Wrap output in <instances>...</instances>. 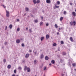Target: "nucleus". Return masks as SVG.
<instances>
[{"label":"nucleus","mask_w":76,"mask_h":76,"mask_svg":"<svg viewBox=\"0 0 76 76\" xmlns=\"http://www.w3.org/2000/svg\"><path fill=\"white\" fill-rule=\"evenodd\" d=\"M33 53H34V55H37V50H34L33 51Z\"/></svg>","instance_id":"obj_5"},{"label":"nucleus","mask_w":76,"mask_h":76,"mask_svg":"<svg viewBox=\"0 0 76 76\" xmlns=\"http://www.w3.org/2000/svg\"><path fill=\"white\" fill-rule=\"evenodd\" d=\"M70 5H71V6H72V3H70Z\"/></svg>","instance_id":"obj_47"},{"label":"nucleus","mask_w":76,"mask_h":76,"mask_svg":"<svg viewBox=\"0 0 76 76\" xmlns=\"http://www.w3.org/2000/svg\"><path fill=\"white\" fill-rule=\"evenodd\" d=\"M3 61L4 63H6V60L5 59H4Z\"/></svg>","instance_id":"obj_28"},{"label":"nucleus","mask_w":76,"mask_h":76,"mask_svg":"<svg viewBox=\"0 0 76 76\" xmlns=\"http://www.w3.org/2000/svg\"><path fill=\"white\" fill-rule=\"evenodd\" d=\"M43 70L44 71H45V70H47V67L46 66H45L44 67Z\"/></svg>","instance_id":"obj_19"},{"label":"nucleus","mask_w":76,"mask_h":76,"mask_svg":"<svg viewBox=\"0 0 76 76\" xmlns=\"http://www.w3.org/2000/svg\"><path fill=\"white\" fill-rule=\"evenodd\" d=\"M29 53H27L26 54L25 57L26 58H28V57H29Z\"/></svg>","instance_id":"obj_3"},{"label":"nucleus","mask_w":76,"mask_h":76,"mask_svg":"<svg viewBox=\"0 0 76 76\" xmlns=\"http://www.w3.org/2000/svg\"><path fill=\"white\" fill-rule=\"evenodd\" d=\"M59 34V33L58 32H57V34L58 35Z\"/></svg>","instance_id":"obj_46"},{"label":"nucleus","mask_w":76,"mask_h":76,"mask_svg":"<svg viewBox=\"0 0 76 76\" xmlns=\"http://www.w3.org/2000/svg\"><path fill=\"white\" fill-rule=\"evenodd\" d=\"M63 55H66V53L65 52H63Z\"/></svg>","instance_id":"obj_38"},{"label":"nucleus","mask_w":76,"mask_h":76,"mask_svg":"<svg viewBox=\"0 0 76 76\" xmlns=\"http://www.w3.org/2000/svg\"><path fill=\"white\" fill-rule=\"evenodd\" d=\"M40 3V1L39 0H37L36 1V3H37V4H38V3Z\"/></svg>","instance_id":"obj_12"},{"label":"nucleus","mask_w":76,"mask_h":76,"mask_svg":"<svg viewBox=\"0 0 76 76\" xmlns=\"http://www.w3.org/2000/svg\"><path fill=\"white\" fill-rule=\"evenodd\" d=\"M55 26L56 28H58V26H57V25L56 24H55Z\"/></svg>","instance_id":"obj_27"},{"label":"nucleus","mask_w":76,"mask_h":76,"mask_svg":"<svg viewBox=\"0 0 76 76\" xmlns=\"http://www.w3.org/2000/svg\"><path fill=\"white\" fill-rule=\"evenodd\" d=\"M39 24L40 26H42V25H43V22H41Z\"/></svg>","instance_id":"obj_20"},{"label":"nucleus","mask_w":76,"mask_h":76,"mask_svg":"<svg viewBox=\"0 0 76 76\" xmlns=\"http://www.w3.org/2000/svg\"><path fill=\"white\" fill-rule=\"evenodd\" d=\"M25 10L27 12L29 11V9L28 8H26L25 9Z\"/></svg>","instance_id":"obj_24"},{"label":"nucleus","mask_w":76,"mask_h":76,"mask_svg":"<svg viewBox=\"0 0 76 76\" xmlns=\"http://www.w3.org/2000/svg\"><path fill=\"white\" fill-rule=\"evenodd\" d=\"M41 19H43V17L42 16L41 17Z\"/></svg>","instance_id":"obj_42"},{"label":"nucleus","mask_w":76,"mask_h":76,"mask_svg":"<svg viewBox=\"0 0 76 76\" xmlns=\"http://www.w3.org/2000/svg\"><path fill=\"white\" fill-rule=\"evenodd\" d=\"M9 28H10V29H11L12 28V24L10 25Z\"/></svg>","instance_id":"obj_18"},{"label":"nucleus","mask_w":76,"mask_h":76,"mask_svg":"<svg viewBox=\"0 0 76 76\" xmlns=\"http://www.w3.org/2000/svg\"><path fill=\"white\" fill-rule=\"evenodd\" d=\"M18 70H22V67L19 66L18 68Z\"/></svg>","instance_id":"obj_15"},{"label":"nucleus","mask_w":76,"mask_h":76,"mask_svg":"<svg viewBox=\"0 0 76 76\" xmlns=\"http://www.w3.org/2000/svg\"><path fill=\"white\" fill-rule=\"evenodd\" d=\"M4 44H5V45H6V44H7V42H5L4 43Z\"/></svg>","instance_id":"obj_43"},{"label":"nucleus","mask_w":76,"mask_h":76,"mask_svg":"<svg viewBox=\"0 0 76 76\" xmlns=\"http://www.w3.org/2000/svg\"><path fill=\"white\" fill-rule=\"evenodd\" d=\"M50 37V36L49 35H47L46 36V39H48L49 38V37Z\"/></svg>","instance_id":"obj_13"},{"label":"nucleus","mask_w":76,"mask_h":76,"mask_svg":"<svg viewBox=\"0 0 76 76\" xmlns=\"http://www.w3.org/2000/svg\"><path fill=\"white\" fill-rule=\"evenodd\" d=\"M58 51H60V48H58Z\"/></svg>","instance_id":"obj_44"},{"label":"nucleus","mask_w":76,"mask_h":76,"mask_svg":"<svg viewBox=\"0 0 76 76\" xmlns=\"http://www.w3.org/2000/svg\"><path fill=\"white\" fill-rule=\"evenodd\" d=\"M64 75L63 74H62V76H63Z\"/></svg>","instance_id":"obj_55"},{"label":"nucleus","mask_w":76,"mask_h":76,"mask_svg":"<svg viewBox=\"0 0 76 76\" xmlns=\"http://www.w3.org/2000/svg\"><path fill=\"white\" fill-rule=\"evenodd\" d=\"M51 63L52 64H55V61L54 60H52Z\"/></svg>","instance_id":"obj_6"},{"label":"nucleus","mask_w":76,"mask_h":76,"mask_svg":"<svg viewBox=\"0 0 76 76\" xmlns=\"http://www.w3.org/2000/svg\"><path fill=\"white\" fill-rule=\"evenodd\" d=\"M75 70H76V69H75Z\"/></svg>","instance_id":"obj_59"},{"label":"nucleus","mask_w":76,"mask_h":76,"mask_svg":"<svg viewBox=\"0 0 76 76\" xmlns=\"http://www.w3.org/2000/svg\"><path fill=\"white\" fill-rule=\"evenodd\" d=\"M57 4L58 5L59 4H60V1H58L57 2Z\"/></svg>","instance_id":"obj_29"},{"label":"nucleus","mask_w":76,"mask_h":76,"mask_svg":"<svg viewBox=\"0 0 76 76\" xmlns=\"http://www.w3.org/2000/svg\"><path fill=\"white\" fill-rule=\"evenodd\" d=\"M14 73H16V69H15L14 71Z\"/></svg>","instance_id":"obj_35"},{"label":"nucleus","mask_w":76,"mask_h":76,"mask_svg":"<svg viewBox=\"0 0 76 76\" xmlns=\"http://www.w3.org/2000/svg\"><path fill=\"white\" fill-rule=\"evenodd\" d=\"M69 64L70 65V64L69 63Z\"/></svg>","instance_id":"obj_58"},{"label":"nucleus","mask_w":76,"mask_h":76,"mask_svg":"<svg viewBox=\"0 0 76 76\" xmlns=\"http://www.w3.org/2000/svg\"><path fill=\"white\" fill-rule=\"evenodd\" d=\"M12 76H15V74H13Z\"/></svg>","instance_id":"obj_50"},{"label":"nucleus","mask_w":76,"mask_h":76,"mask_svg":"<svg viewBox=\"0 0 76 76\" xmlns=\"http://www.w3.org/2000/svg\"><path fill=\"white\" fill-rule=\"evenodd\" d=\"M54 67H56L54 66Z\"/></svg>","instance_id":"obj_63"},{"label":"nucleus","mask_w":76,"mask_h":76,"mask_svg":"<svg viewBox=\"0 0 76 76\" xmlns=\"http://www.w3.org/2000/svg\"><path fill=\"white\" fill-rule=\"evenodd\" d=\"M34 64H35L37 63V61L36 60H34Z\"/></svg>","instance_id":"obj_31"},{"label":"nucleus","mask_w":76,"mask_h":76,"mask_svg":"<svg viewBox=\"0 0 76 76\" xmlns=\"http://www.w3.org/2000/svg\"><path fill=\"white\" fill-rule=\"evenodd\" d=\"M34 4H36V0H33Z\"/></svg>","instance_id":"obj_23"},{"label":"nucleus","mask_w":76,"mask_h":76,"mask_svg":"<svg viewBox=\"0 0 76 76\" xmlns=\"http://www.w3.org/2000/svg\"><path fill=\"white\" fill-rule=\"evenodd\" d=\"M46 3H50L51 1H50V0H46Z\"/></svg>","instance_id":"obj_7"},{"label":"nucleus","mask_w":76,"mask_h":76,"mask_svg":"<svg viewBox=\"0 0 76 76\" xmlns=\"http://www.w3.org/2000/svg\"><path fill=\"white\" fill-rule=\"evenodd\" d=\"M66 75H67V73H66Z\"/></svg>","instance_id":"obj_60"},{"label":"nucleus","mask_w":76,"mask_h":76,"mask_svg":"<svg viewBox=\"0 0 76 76\" xmlns=\"http://www.w3.org/2000/svg\"><path fill=\"white\" fill-rule=\"evenodd\" d=\"M29 31L30 32H32V31L31 29H29Z\"/></svg>","instance_id":"obj_40"},{"label":"nucleus","mask_w":76,"mask_h":76,"mask_svg":"<svg viewBox=\"0 0 76 76\" xmlns=\"http://www.w3.org/2000/svg\"><path fill=\"white\" fill-rule=\"evenodd\" d=\"M44 39V37H42L41 38V41H42Z\"/></svg>","instance_id":"obj_21"},{"label":"nucleus","mask_w":76,"mask_h":76,"mask_svg":"<svg viewBox=\"0 0 76 76\" xmlns=\"http://www.w3.org/2000/svg\"><path fill=\"white\" fill-rule=\"evenodd\" d=\"M76 64L75 63L72 64V66L74 67H75L76 66Z\"/></svg>","instance_id":"obj_25"},{"label":"nucleus","mask_w":76,"mask_h":76,"mask_svg":"<svg viewBox=\"0 0 76 76\" xmlns=\"http://www.w3.org/2000/svg\"><path fill=\"white\" fill-rule=\"evenodd\" d=\"M75 12H76V10H75Z\"/></svg>","instance_id":"obj_57"},{"label":"nucleus","mask_w":76,"mask_h":76,"mask_svg":"<svg viewBox=\"0 0 76 76\" xmlns=\"http://www.w3.org/2000/svg\"><path fill=\"white\" fill-rule=\"evenodd\" d=\"M40 57L41 59L43 58H44V55L42 54L40 56Z\"/></svg>","instance_id":"obj_10"},{"label":"nucleus","mask_w":76,"mask_h":76,"mask_svg":"<svg viewBox=\"0 0 76 76\" xmlns=\"http://www.w3.org/2000/svg\"><path fill=\"white\" fill-rule=\"evenodd\" d=\"M26 15V14H25L24 15V16H25Z\"/></svg>","instance_id":"obj_54"},{"label":"nucleus","mask_w":76,"mask_h":76,"mask_svg":"<svg viewBox=\"0 0 76 76\" xmlns=\"http://www.w3.org/2000/svg\"><path fill=\"white\" fill-rule=\"evenodd\" d=\"M45 60H48V57L47 56H46L45 58Z\"/></svg>","instance_id":"obj_14"},{"label":"nucleus","mask_w":76,"mask_h":76,"mask_svg":"<svg viewBox=\"0 0 76 76\" xmlns=\"http://www.w3.org/2000/svg\"><path fill=\"white\" fill-rule=\"evenodd\" d=\"M19 31H20V28H18L17 29V31H18V32H19Z\"/></svg>","instance_id":"obj_32"},{"label":"nucleus","mask_w":76,"mask_h":76,"mask_svg":"<svg viewBox=\"0 0 76 76\" xmlns=\"http://www.w3.org/2000/svg\"><path fill=\"white\" fill-rule=\"evenodd\" d=\"M56 43H54L53 44V47H55V46H56Z\"/></svg>","instance_id":"obj_26"},{"label":"nucleus","mask_w":76,"mask_h":76,"mask_svg":"<svg viewBox=\"0 0 76 76\" xmlns=\"http://www.w3.org/2000/svg\"><path fill=\"white\" fill-rule=\"evenodd\" d=\"M17 22H19V19H17Z\"/></svg>","instance_id":"obj_41"},{"label":"nucleus","mask_w":76,"mask_h":76,"mask_svg":"<svg viewBox=\"0 0 76 76\" xmlns=\"http://www.w3.org/2000/svg\"><path fill=\"white\" fill-rule=\"evenodd\" d=\"M61 44H64V42H63V41H61Z\"/></svg>","instance_id":"obj_30"},{"label":"nucleus","mask_w":76,"mask_h":76,"mask_svg":"<svg viewBox=\"0 0 76 76\" xmlns=\"http://www.w3.org/2000/svg\"><path fill=\"white\" fill-rule=\"evenodd\" d=\"M21 46L22 47H24V44L23 43H22L21 45Z\"/></svg>","instance_id":"obj_39"},{"label":"nucleus","mask_w":76,"mask_h":76,"mask_svg":"<svg viewBox=\"0 0 76 76\" xmlns=\"http://www.w3.org/2000/svg\"><path fill=\"white\" fill-rule=\"evenodd\" d=\"M28 27L26 28V30H28Z\"/></svg>","instance_id":"obj_45"},{"label":"nucleus","mask_w":76,"mask_h":76,"mask_svg":"<svg viewBox=\"0 0 76 76\" xmlns=\"http://www.w3.org/2000/svg\"><path fill=\"white\" fill-rule=\"evenodd\" d=\"M16 42L17 43H19L20 42V40L19 39H18L16 40Z\"/></svg>","instance_id":"obj_9"},{"label":"nucleus","mask_w":76,"mask_h":76,"mask_svg":"<svg viewBox=\"0 0 76 76\" xmlns=\"http://www.w3.org/2000/svg\"><path fill=\"white\" fill-rule=\"evenodd\" d=\"M3 7H4V8H6V7L4 5V6Z\"/></svg>","instance_id":"obj_49"},{"label":"nucleus","mask_w":76,"mask_h":76,"mask_svg":"<svg viewBox=\"0 0 76 76\" xmlns=\"http://www.w3.org/2000/svg\"><path fill=\"white\" fill-rule=\"evenodd\" d=\"M48 25H49V24L48 23H47L46 24V26H48Z\"/></svg>","instance_id":"obj_34"},{"label":"nucleus","mask_w":76,"mask_h":76,"mask_svg":"<svg viewBox=\"0 0 76 76\" xmlns=\"http://www.w3.org/2000/svg\"><path fill=\"white\" fill-rule=\"evenodd\" d=\"M1 6H3H3H4V5L3 4H2V5H1Z\"/></svg>","instance_id":"obj_48"},{"label":"nucleus","mask_w":76,"mask_h":76,"mask_svg":"<svg viewBox=\"0 0 76 76\" xmlns=\"http://www.w3.org/2000/svg\"><path fill=\"white\" fill-rule=\"evenodd\" d=\"M55 8H54V9H57V8H58V7H59V6H57V5H55Z\"/></svg>","instance_id":"obj_16"},{"label":"nucleus","mask_w":76,"mask_h":76,"mask_svg":"<svg viewBox=\"0 0 76 76\" xmlns=\"http://www.w3.org/2000/svg\"><path fill=\"white\" fill-rule=\"evenodd\" d=\"M70 24L71 26L73 25L75 26V24H76V21H73V22L72 21L70 22Z\"/></svg>","instance_id":"obj_2"},{"label":"nucleus","mask_w":76,"mask_h":76,"mask_svg":"<svg viewBox=\"0 0 76 76\" xmlns=\"http://www.w3.org/2000/svg\"><path fill=\"white\" fill-rule=\"evenodd\" d=\"M1 29V28H0V30Z\"/></svg>","instance_id":"obj_62"},{"label":"nucleus","mask_w":76,"mask_h":76,"mask_svg":"<svg viewBox=\"0 0 76 76\" xmlns=\"http://www.w3.org/2000/svg\"><path fill=\"white\" fill-rule=\"evenodd\" d=\"M34 22L35 23H37V22H38V20H35Z\"/></svg>","instance_id":"obj_33"},{"label":"nucleus","mask_w":76,"mask_h":76,"mask_svg":"<svg viewBox=\"0 0 76 76\" xmlns=\"http://www.w3.org/2000/svg\"><path fill=\"white\" fill-rule=\"evenodd\" d=\"M7 68L8 69H10L11 68V65H9L7 66Z\"/></svg>","instance_id":"obj_17"},{"label":"nucleus","mask_w":76,"mask_h":76,"mask_svg":"<svg viewBox=\"0 0 76 76\" xmlns=\"http://www.w3.org/2000/svg\"><path fill=\"white\" fill-rule=\"evenodd\" d=\"M59 30H60V28H59Z\"/></svg>","instance_id":"obj_56"},{"label":"nucleus","mask_w":76,"mask_h":76,"mask_svg":"<svg viewBox=\"0 0 76 76\" xmlns=\"http://www.w3.org/2000/svg\"><path fill=\"white\" fill-rule=\"evenodd\" d=\"M6 16L7 17H9V12L7 11H6Z\"/></svg>","instance_id":"obj_4"},{"label":"nucleus","mask_w":76,"mask_h":76,"mask_svg":"<svg viewBox=\"0 0 76 76\" xmlns=\"http://www.w3.org/2000/svg\"><path fill=\"white\" fill-rule=\"evenodd\" d=\"M24 70L25 71L27 70V72H31V69L29 67H27L26 66L25 67Z\"/></svg>","instance_id":"obj_1"},{"label":"nucleus","mask_w":76,"mask_h":76,"mask_svg":"<svg viewBox=\"0 0 76 76\" xmlns=\"http://www.w3.org/2000/svg\"><path fill=\"white\" fill-rule=\"evenodd\" d=\"M72 15L74 16H76V13L75 12H72Z\"/></svg>","instance_id":"obj_11"},{"label":"nucleus","mask_w":76,"mask_h":76,"mask_svg":"<svg viewBox=\"0 0 76 76\" xmlns=\"http://www.w3.org/2000/svg\"><path fill=\"white\" fill-rule=\"evenodd\" d=\"M23 63H25V61H23Z\"/></svg>","instance_id":"obj_53"},{"label":"nucleus","mask_w":76,"mask_h":76,"mask_svg":"<svg viewBox=\"0 0 76 76\" xmlns=\"http://www.w3.org/2000/svg\"><path fill=\"white\" fill-rule=\"evenodd\" d=\"M58 31H59V30H58Z\"/></svg>","instance_id":"obj_61"},{"label":"nucleus","mask_w":76,"mask_h":76,"mask_svg":"<svg viewBox=\"0 0 76 76\" xmlns=\"http://www.w3.org/2000/svg\"><path fill=\"white\" fill-rule=\"evenodd\" d=\"M29 52H32V50H29Z\"/></svg>","instance_id":"obj_51"},{"label":"nucleus","mask_w":76,"mask_h":76,"mask_svg":"<svg viewBox=\"0 0 76 76\" xmlns=\"http://www.w3.org/2000/svg\"><path fill=\"white\" fill-rule=\"evenodd\" d=\"M49 65H50V66H51V63L50 64H49Z\"/></svg>","instance_id":"obj_52"},{"label":"nucleus","mask_w":76,"mask_h":76,"mask_svg":"<svg viewBox=\"0 0 76 76\" xmlns=\"http://www.w3.org/2000/svg\"><path fill=\"white\" fill-rule=\"evenodd\" d=\"M7 26H5V30H7Z\"/></svg>","instance_id":"obj_36"},{"label":"nucleus","mask_w":76,"mask_h":76,"mask_svg":"<svg viewBox=\"0 0 76 76\" xmlns=\"http://www.w3.org/2000/svg\"><path fill=\"white\" fill-rule=\"evenodd\" d=\"M69 39L71 41H72V42H73V38L72 37H70Z\"/></svg>","instance_id":"obj_8"},{"label":"nucleus","mask_w":76,"mask_h":76,"mask_svg":"<svg viewBox=\"0 0 76 76\" xmlns=\"http://www.w3.org/2000/svg\"><path fill=\"white\" fill-rule=\"evenodd\" d=\"M66 11H64V15H66Z\"/></svg>","instance_id":"obj_37"},{"label":"nucleus","mask_w":76,"mask_h":76,"mask_svg":"<svg viewBox=\"0 0 76 76\" xmlns=\"http://www.w3.org/2000/svg\"><path fill=\"white\" fill-rule=\"evenodd\" d=\"M63 19V17H61L60 18V21H62Z\"/></svg>","instance_id":"obj_22"},{"label":"nucleus","mask_w":76,"mask_h":76,"mask_svg":"<svg viewBox=\"0 0 76 76\" xmlns=\"http://www.w3.org/2000/svg\"><path fill=\"white\" fill-rule=\"evenodd\" d=\"M44 76H45V75Z\"/></svg>","instance_id":"obj_64"}]
</instances>
